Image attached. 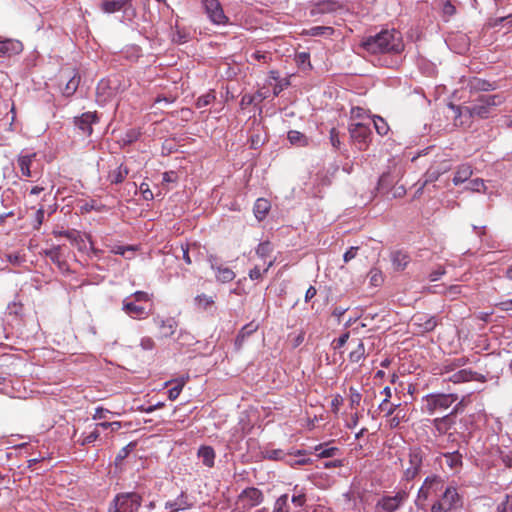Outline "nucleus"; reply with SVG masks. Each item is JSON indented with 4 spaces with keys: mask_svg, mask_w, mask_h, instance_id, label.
Here are the masks:
<instances>
[{
    "mask_svg": "<svg viewBox=\"0 0 512 512\" xmlns=\"http://www.w3.org/2000/svg\"><path fill=\"white\" fill-rule=\"evenodd\" d=\"M456 14V7L449 1H445L442 5V17L445 20L450 19Z\"/></svg>",
    "mask_w": 512,
    "mask_h": 512,
    "instance_id": "obj_50",
    "label": "nucleus"
},
{
    "mask_svg": "<svg viewBox=\"0 0 512 512\" xmlns=\"http://www.w3.org/2000/svg\"><path fill=\"white\" fill-rule=\"evenodd\" d=\"M308 452L306 450H296L293 452H288V456L286 459V464L291 467L296 466H304L310 464L312 461L309 457H307Z\"/></svg>",
    "mask_w": 512,
    "mask_h": 512,
    "instance_id": "obj_21",
    "label": "nucleus"
},
{
    "mask_svg": "<svg viewBox=\"0 0 512 512\" xmlns=\"http://www.w3.org/2000/svg\"><path fill=\"white\" fill-rule=\"evenodd\" d=\"M333 33L334 29L330 26H314L305 31V34L309 36L332 35Z\"/></svg>",
    "mask_w": 512,
    "mask_h": 512,
    "instance_id": "obj_43",
    "label": "nucleus"
},
{
    "mask_svg": "<svg viewBox=\"0 0 512 512\" xmlns=\"http://www.w3.org/2000/svg\"><path fill=\"white\" fill-rule=\"evenodd\" d=\"M139 135L140 133L138 131H136L135 129H130L126 132L122 141L124 144H131L138 139Z\"/></svg>",
    "mask_w": 512,
    "mask_h": 512,
    "instance_id": "obj_59",
    "label": "nucleus"
},
{
    "mask_svg": "<svg viewBox=\"0 0 512 512\" xmlns=\"http://www.w3.org/2000/svg\"><path fill=\"white\" fill-rule=\"evenodd\" d=\"M187 380H188V376L186 378L181 377V378L174 379V380H171V381H168V382L165 383L166 386L169 385V384H172V383L175 384L168 391V398L171 401H174V400H176L179 397V395H180L183 387L185 386Z\"/></svg>",
    "mask_w": 512,
    "mask_h": 512,
    "instance_id": "obj_31",
    "label": "nucleus"
},
{
    "mask_svg": "<svg viewBox=\"0 0 512 512\" xmlns=\"http://www.w3.org/2000/svg\"><path fill=\"white\" fill-rule=\"evenodd\" d=\"M348 131L351 139L358 145L359 150L365 149L371 141V129L363 123H353Z\"/></svg>",
    "mask_w": 512,
    "mask_h": 512,
    "instance_id": "obj_12",
    "label": "nucleus"
},
{
    "mask_svg": "<svg viewBox=\"0 0 512 512\" xmlns=\"http://www.w3.org/2000/svg\"><path fill=\"white\" fill-rule=\"evenodd\" d=\"M445 380L453 382L455 384L468 382V381H478V382H486V377L480 373L472 371L470 369H462L459 370L447 378Z\"/></svg>",
    "mask_w": 512,
    "mask_h": 512,
    "instance_id": "obj_16",
    "label": "nucleus"
},
{
    "mask_svg": "<svg viewBox=\"0 0 512 512\" xmlns=\"http://www.w3.org/2000/svg\"><path fill=\"white\" fill-rule=\"evenodd\" d=\"M158 324L161 329V334L163 337H170L172 336L177 328V322L174 318H167L165 320H159Z\"/></svg>",
    "mask_w": 512,
    "mask_h": 512,
    "instance_id": "obj_36",
    "label": "nucleus"
},
{
    "mask_svg": "<svg viewBox=\"0 0 512 512\" xmlns=\"http://www.w3.org/2000/svg\"><path fill=\"white\" fill-rule=\"evenodd\" d=\"M123 311L132 318H145L148 316V312L146 311V308L141 305L134 302L131 297H126L123 300Z\"/></svg>",
    "mask_w": 512,
    "mask_h": 512,
    "instance_id": "obj_19",
    "label": "nucleus"
},
{
    "mask_svg": "<svg viewBox=\"0 0 512 512\" xmlns=\"http://www.w3.org/2000/svg\"><path fill=\"white\" fill-rule=\"evenodd\" d=\"M143 498L137 492L118 493L110 502L107 512H138Z\"/></svg>",
    "mask_w": 512,
    "mask_h": 512,
    "instance_id": "obj_4",
    "label": "nucleus"
},
{
    "mask_svg": "<svg viewBox=\"0 0 512 512\" xmlns=\"http://www.w3.org/2000/svg\"><path fill=\"white\" fill-rule=\"evenodd\" d=\"M425 453L420 447L409 449L407 466L403 467V477L406 481H411L418 476L421 471Z\"/></svg>",
    "mask_w": 512,
    "mask_h": 512,
    "instance_id": "obj_7",
    "label": "nucleus"
},
{
    "mask_svg": "<svg viewBox=\"0 0 512 512\" xmlns=\"http://www.w3.org/2000/svg\"><path fill=\"white\" fill-rule=\"evenodd\" d=\"M211 268L216 271V279L221 283H229L234 280L235 273L228 267L219 265L217 258L214 256L209 257Z\"/></svg>",
    "mask_w": 512,
    "mask_h": 512,
    "instance_id": "obj_20",
    "label": "nucleus"
},
{
    "mask_svg": "<svg viewBox=\"0 0 512 512\" xmlns=\"http://www.w3.org/2000/svg\"><path fill=\"white\" fill-rule=\"evenodd\" d=\"M132 6V0H100L99 9L106 14H112L119 11H126Z\"/></svg>",
    "mask_w": 512,
    "mask_h": 512,
    "instance_id": "obj_18",
    "label": "nucleus"
},
{
    "mask_svg": "<svg viewBox=\"0 0 512 512\" xmlns=\"http://www.w3.org/2000/svg\"><path fill=\"white\" fill-rule=\"evenodd\" d=\"M195 498L189 495L186 491L181 493L174 499L165 503V509H169L170 512H179L184 510H190L195 506Z\"/></svg>",
    "mask_w": 512,
    "mask_h": 512,
    "instance_id": "obj_13",
    "label": "nucleus"
},
{
    "mask_svg": "<svg viewBox=\"0 0 512 512\" xmlns=\"http://www.w3.org/2000/svg\"><path fill=\"white\" fill-rule=\"evenodd\" d=\"M361 46L371 54L385 53L378 33L373 36L365 37L361 42Z\"/></svg>",
    "mask_w": 512,
    "mask_h": 512,
    "instance_id": "obj_22",
    "label": "nucleus"
},
{
    "mask_svg": "<svg viewBox=\"0 0 512 512\" xmlns=\"http://www.w3.org/2000/svg\"><path fill=\"white\" fill-rule=\"evenodd\" d=\"M456 394L432 393L423 397V410L432 415L437 410H445L449 408L456 400Z\"/></svg>",
    "mask_w": 512,
    "mask_h": 512,
    "instance_id": "obj_6",
    "label": "nucleus"
},
{
    "mask_svg": "<svg viewBox=\"0 0 512 512\" xmlns=\"http://www.w3.org/2000/svg\"><path fill=\"white\" fill-rule=\"evenodd\" d=\"M378 34L385 53L400 54L404 50V43L399 31L395 29L382 30Z\"/></svg>",
    "mask_w": 512,
    "mask_h": 512,
    "instance_id": "obj_8",
    "label": "nucleus"
},
{
    "mask_svg": "<svg viewBox=\"0 0 512 512\" xmlns=\"http://www.w3.org/2000/svg\"><path fill=\"white\" fill-rule=\"evenodd\" d=\"M468 189L474 192H485V184L483 179L475 178L469 182Z\"/></svg>",
    "mask_w": 512,
    "mask_h": 512,
    "instance_id": "obj_54",
    "label": "nucleus"
},
{
    "mask_svg": "<svg viewBox=\"0 0 512 512\" xmlns=\"http://www.w3.org/2000/svg\"><path fill=\"white\" fill-rule=\"evenodd\" d=\"M468 87L470 88L471 91L475 92L491 91L497 88V84L495 82L491 83L485 79L473 77L469 80Z\"/></svg>",
    "mask_w": 512,
    "mask_h": 512,
    "instance_id": "obj_25",
    "label": "nucleus"
},
{
    "mask_svg": "<svg viewBox=\"0 0 512 512\" xmlns=\"http://www.w3.org/2000/svg\"><path fill=\"white\" fill-rule=\"evenodd\" d=\"M60 246H55L49 250H45V256L48 257L54 264H56L59 268H63V266L66 264L65 261H62L60 259Z\"/></svg>",
    "mask_w": 512,
    "mask_h": 512,
    "instance_id": "obj_41",
    "label": "nucleus"
},
{
    "mask_svg": "<svg viewBox=\"0 0 512 512\" xmlns=\"http://www.w3.org/2000/svg\"><path fill=\"white\" fill-rule=\"evenodd\" d=\"M209 20L216 25H225L229 19L225 15L219 0H200Z\"/></svg>",
    "mask_w": 512,
    "mask_h": 512,
    "instance_id": "obj_11",
    "label": "nucleus"
},
{
    "mask_svg": "<svg viewBox=\"0 0 512 512\" xmlns=\"http://www.w3.org/2000/svg\"><path fill=\"white\" fill-rule=\"evenodd\" d=\"M452 164L450 160H443L429 167L424 175V184L436 181L442 174L451 170Z\"/></svg>",
    "mask_w": 512,
    "mask_h": 512,
    "instance_id": "obj_17",
    "label": "nucleus"
},
{
    "mask_svg": "<svg viewBox=\"0 0 512 512\" xmlns=\"http://www.w3.org/2000/svg\"><path fill=\"white\" fill-rule=\"evenodd\" d=\"M314 451L319 458H332L340 455V449L336 446H331L329 442L316 445Z\"/></svg>",
    "mask_w": 512,
    "mask_h": 512,
    "instance_id": "obj_29",
    "label": "nucleus"
},
{
    "mask_svg": "<svg viewBox=\"0 0 512 512\" xmlns=\"http://www.w3.org/2000/svg\"><path fill=\"white\" fill-rule=\"evenodd\" d=\"M274 261L273 260H270L268 263H267V266L265 267V269L263 270V272L260 270V268L258 266H255L253 269L250 270L249 272V277L251 280H259L262 278V274L263 273H266L269 268L273 265Z\"/></svg>",
    "mask_w": 512,
    "mask_h": 512,
    "instance_id": "obj_51",
    "label": "nucleus"
},
{
    "mask_svg": "<svg viewBox=\"0 0 512 512\" xmlns=\"http://www.w3.org/2000/svg\"><path fill=\"white\" fill-rule=\"evenodd\" d=\"M270 207H271L270 202L267 199H264V198L257 199L254 204V207H253L255 217L259 221L263 220L267 216V214L270 210Z\"/></svg>",
    "mask_w": 512,
    "mask_h": 512,
    "instance_id": "obj_32",
    "label": "nucleus"
},
{
    "mask_svg": "<svg viewBox=\"0 0 512 512\" xmlns=\"http://www.w3.org/2000/svg\"><path fill=\"white\" fill-rule=\"evenodd\" d=\"M500 459L506 467H512V451H501Z\"/></svg>",
    "mask_w": 512,
    "mask_h": 512,
    "instance_id": "obj_64",
    "label": "nucleus"
},
{
    "mask_svg": "<svg viewBox=\"0 0 512 512\" xmlns=\"http://www.w3.org/2000/svg\"><path fill=\"white\" fill-rule=\"evenodd\" d=\"M445 486V480L438 475H431L424 479L420 489L418 490L415 505L418 509L425 510V502L432 496L441 494Z\"/></svg>",
    "mask_w": 512,
    "mask_h": 512,
    "instance_id": "obj_2",
    "label": "nucleus"
},
{
    "mask_svg": "<svg viewBox=\"0 0 512 512\" xmlns=\"http://www.w3.org/2000/svg\"><path fill=\"white\" fill-rule=\"evenodd\" d=\"M273 251V247L269 241L261 242L257 249L256 254L262 258L266 259L267 257H270L271 253Z\"/></svg>",
    "mask_w": 512,
    "mask_h": 512,
    "instance_id": "obj_47",
    "label": "nucleus"
},
{
    "mask_svg": "<svg viewBox=\"0 0 512 512\" xmlns=\"http://www.w3.org/2000/svg\"><path fill=\"white\" fill-rule=\"evenodd\" d=\"M21 51V43L11 39L0 40V56Z\"/></svg>",
    "mask_w": 512,
    "mask_h": 512,
    "instance_id": "obj_35",
    "label": "nucleus"
},
{
    "mask_svg": "<svg viewBox=\"0 0 512 512\" xmlns=\"http://www.w3.org/2000/svg\"><path fill=\"white\" fill-rule=\"evenodd\" d=\"M408 499V493L405 490H399L393 496H383L375 504L374 512H395Z\"/></svg>",
    "mask_w": 512,
    "mask_h": 512,
    "instance_id": "obj_10",
    "label": "nucleus"
},
{
    "mask_svg": "<svg viewBox=\"0 0 512 512\" xmlns=\"http://www.w3.org/2000/svg\"><path fill=\"white\" fill-rule=\"evenodd\" d=\"M462 504L463 500L456 486L448 485L439 498L434 501L430 512H452L461 507Z\"/></svg>",
    "mask_w": 512,
    "mask_h": 512,
    "instance_id": "obj_3",
    "label": "nucleus"
},
{
    "mask_svg": "<svg viewBox=\"0 0 512 512\" xmlns=\"http://www.w3.org/2000/svg\"><path fill=\"white\" fill-rule=\"evenodd\" d=\"M359 247H350L343 255V260L345 263H348L352 259H354L357 255Z\"/></svg>",
    "mask_w": 512,
    "mask_h": 512,
    "instance_id": "obj_63",
    "label": "nucleus"
},
{
    "mask_svg": "<svg viewBox=\"0 0 512 512\" xmlns=\"http://www.w3.org/2000/svg\"><path fill=\"white\" fill-rule=\"evenodd\" d=\"M198 457L202 460V463L211 468L214 466L215 452L210 446H201L198 450Z\"/></svg>",
    "mask_w": 512,
    "mask_h": 512,
    "instance_id": "obj_33",
    "label": "nucleus"
},
{
    "mask_svg": "<svg viewBox=\"0 0 512 512\" xmlns=\"http://www.w3.org/2000/svg\"><path fill=\"white\" fill-rule=\"evenodd\" d=\"M129 297L136 303L148 302L150 300L149 294L144 291H136Z\"/></svg>",
    "mask_w": 512,
    "mask_h": 512,
    "instance_id": "obj_60",
    "label": "nucleus"
},
{
    "mask_svg": "<svg viewBox=\"0 0 512 512\" xmlns=\"http://www.w3.org/2000/svg\"><path fill=\"white\" fill-rule=\"evenodd\" d=\"M307 503V494L303 488L295 486L290 492L277 497L272 507H263L257 512H298L291 509V504L295 509L302 508Z\"/></svg>",
    "mask_w": 512,
    "mask_h": 512,
    "instance_id": "obj_1",
    "label": "nucleus"
},
{
    "mask_svg": "<svg viewBox=\"0 0 512 512\" xmlns=\"http://www.w3.org/2000/svg\"><path fill=\"white\" fill-rule=\"evenodd\" d=\"M216 99V96L213 91L208 92L207 94H204L200 96L196 101L197 108H203L208 105H210L212 102H214Z\"/></svg>",
    "mask_w": 512,
    "mask_h": 512,
    "instance_id": "obj_49",
    "label": "nucleus"
},
{
    "mask_svg": "<svg viewBox=\"0 0 512 512\" xmlns=\"http://www.w3.org/2000/svg\"><path fill=\"white\" fill-rule=\"evenodd\" d=\"M263 456H264V458L269 459V460H276V461L282 460L286 463L288 452H285L282 449H270V450H265L263 452Z\"/></svg>",
    "mask_w": 512,
    "mask_h": 512,
    "instance_id": "obj_42",
    "label": "nucleus"
},
{
    "mask_svg": "<svg viewBox=\"0 0 512 512\" xmlns=\"http://www.w3.org/2000/svg\"><path fill=\"white\" fill-rule=\"evenodd\" d=\"M365 358V346L363 342H359L356 349L349 354L351 362L358 363L360 360Z\"/></svg>",
    "mask_w": 512,
    "mask_h": 512,
    "instance_id": "obj_46",
    "label": "nucleus"
},
{
    "mask_svg": "<svg viewBox=\"0 0 512 512\" xmlns=\"http://www.w3.org/2000/svg\"><path fill=\"white\" fill-rule=\"evenodd\" d=\"M446 459L447 466L453 471H459L463 466V455L458 451L441 454Z\"/></svg>",
    "mask_w": 512,
    "mask_h": 512,
    "instance_id": "obj_26",
    "label": "nucleus"
},
{
    "mask_svg": "<svg viewBox=\"0 0 512 512\" xmlns=\"http://www.w3.org/2000/svg\"><path fill=\"white\" fill-rule=\"evenodd\" d=\"M405 416V413L402 414L401 410L396 412V414L389 420L390 428H398L403 421H406Z\"/></svg>",
    "mask_w": 512,
    "mask_h": 512,
    "instance_id": "obj_56",
    "label": "nucleus"
},
{
    "mask_svg": "<svg viewBox=\"0 0 512 512\" xmlns=\"http://www.w3.org/2000/svg\"><path fill=\"white\" fill-rule=\"evenodd\" d=\"M391 259H392V262H393V265L398 269V270H403L408 262H409V257L406 253L402 252V251H395L392 253V256H391Z\"/></svg>",
    "mask_w": 512,
    "mask_h": 512,
    "instance_id": "obj_38",
    "label": "nucleus"
},
{
    "mask_svg": "<svg viewBox=\"0 0 512 512\" xmlns=\"http://www.w3.org/2000/svg\"><path fill=\"white\" fill-rule=\"evenodd\" d=\"M369 278L371 284L374 286H379L383 281L382 273L377 269H372L369 272Z\"/></svg>",
    "mask_w": 512,
    "mask_h": 512,
    "instance_id": "obj_58",
    "label": "nucleus"
},
{
    "mask_svg": "<svg viewBox=\"0 0 512 512\" xmlns=\"http://www.w3.org/2000/svg\"><path fill=\"white\" fill-rule=\"evenodd\" d=\"M264 500L263 492L256 487L245 488L237 497V509L245 511L260 505Z\"/></svg>",
    "mask_w": 512,
    "mask_h": 512,
    "instance_id": "obj_9",
    "label": "nucleus"
},
{
    "mask_svg": "<svg viewBox=\"0 0 512 512\" xmlns=\"http://www.w3.org/2000/svg\"><path fill=\"white\" fill-rule=\"evenodd\" d=\"M67 83L62 91L66 97L72 96L78 89L80 84V75L77 71L73 70L67 75Z\"/></svg>",
    "mask_w": 512,
    "mask_h": 512,
    "instance_id": "obj_27",
    "label": "nucleus"
},
{
    "mask_svg": "<svg viewBox=\"0 0 512 512\" xmlns=\"http://www.w3.org/2000/svg\"><path fill=\"white\" fill-rule=\"evenodd\" d=\"M128 174H129V169L126 166L121 164L115 170L109 172L108 180L112 184H120L126 179Z\"/></svg>",
    "mask_w": 512,
    "mask_h": 512,
    "instance_id": "obj_34",
    "label": "nucleus"
},
{
    "mask_svg": "<svg viewBox=\"0 0 512 512\" xmlns=\"http://www.w3.org/2000/svg\"><path fill=\"white\" fill-rule=\"evenodd\" d=\"M505 97L502 94L481 95L477 101L468 109L472 117L487 118L492 107L502 104Z\"/></svg>",
    "mask_w": 512,
    "mask_h": 512,
    "instance_id": "obj_5",
    "label": "nucleus"
},
{
    "mask_svg": "<svg viewBox=\"0 0 512 512\" xmlns=\"http://www.w3.org/2000/svg\"><path fill=\"white\" fill-rule=\"evenodd\" d=\"M54 235L65 237L68 240H70L72 243H74L78 246L80 245V243L84 242L80 235V232L77 230H66V231H59V232L54 231Z\"/></svg>",
    "mask_w": 512,
    "mask_h": 512,
    "instance_id": "obj_39",
    "label": "nucleus"
},
{
    "mask_svg": "<svg viewBox=\"0 0 512 512\" xmlns=\"http://www.w3.org/2000/svg\"><path fill=\"white\" fill-rule=\"evenodd\" d=\"M36 157V153L19 155L17 158V163L21 172V175L24 177H33V172L31 170V166Z\"/></svg>",
    "mask_w": 512,
    "mask_h": 512,
    "instance_id": "obj_24",
    "label": "nucleus"
},
{
    "mask_svg": "<svg viewBox=\"0 0 512 512\" xmlns=\"http://www.w3.org/2000/svg\"><path fill=\"white\" fill-rule=\"evenodd\" d=\"M257 329H258V325L254 324L253 322L243 326L241 328V330L239 331V333L235 339V342H234L236 350H240L244 344L245 339L247 337H249L250 335H252L254 332H256Z\"/></svg>",
    "mask_w": 512,
    "mask_h": 512,
    "instance_id": "obj_28",
    "label": "nucleus"
},
{
    "mask_svg": "<svg viewBox=\"0 0 512 512\" xmlns=\"http://www.w3.org/2000/svg\"><path fill=\"white\" fill-rule=\"evenodd\" d=\"M287 138L291 144L297 145L299 147L306 146L308 143L307 137L303 133L296 130L289 131Z\"/></svg>",
    "mask_w": 512,
    "mask_h": 512,
    "instance_id": "obj_40",
    "label": "nucleus"
},
{
    "mask_svg": "<svg viewBox=\"0 0 512 512\" xmlns=\"http://www.w3.org/2000/svg\"><path fill=\"white\" fill-rule=\"evenodd\" d=\"M473 174L472 167L469 164H462L458 166L455 175L452 179L454 185H460L467 181Z\"/></svg>",
    "mask_w": 512,
    "mask_h": 512,
    "instance_id": "obj_30",
    "label": "nucleus"
},
{
    "mask_svg": "<svg viewBox=\"0 0 512 512\" xmlns=\"http://www.w3.org/2000/svg\"><path fill=\"white\" fill-rule=\"evenodd\" d=\"M400 406V404H393V403H390V401L385 398L382 403L379 405V409L381 411H385L386 412V416H390L392 415L396 409Z\"/></svg>",
    "mask_w": 512,
    "mask_h": 512,
    "instance_id": "obj_52",
    "label": "nucleus"
},
{
    "mask_svg": "<svg viewBox=\"0 0 512 512\" xmlns=\"http://www.w3.org/2000/svg\"><path fill=\"white\" fill-rule=\"evenodd\" d=\"M99 436H100V433L98 432V430H94V431L90 432L88 435L78 439L77 442L81 446H85L87 444H90V443H93L94 441H96Z\"/></svg>",
    "mask_w": 512,
    "mask_h": 512,
    "instance_id": "obj_55",
    "label": "nucleus"
},
{
    "mask_svg": "<svg viewBox=\"0 0 512 512\" xmlns=\"http://www.w3.org/2000/svg\"><path fill=\"white\" fill-rule=\"evenodd\" d=\"M194 302L197 309L208 310L214 306L215 300L213 296L200 294L194 298Z\"/></svg>",
    "mask_w": 512,
    "mask_h": 512,
    "instance_id": "obj_37",
    "label": "nucleus"
},
{
    "mask_svg": "<svg viewBox=\"0 0 512 512\" xmlns=\"http://www.w3.org/2000/svg\"><path fill=\"white\" fill-rule=\"evenodd\" d=\"M373 123H374V127L379 135L384 136L388 133L389 126L382 117L375 116L373 119Z\"/></svg>",
    "mask_w": 512,
    "mask_h": 512,
    "instance_id": "obj_48",
    "label": "nucleus"
},
{
    "mask_svg": "<svg viewBox=\"0 0 512 512\" xmlns=\"http://www.w3.org/2000/svg\"><path fill=\"white\" fill-rule=\"evenodd\" d=\"M135 447V442H130L128 445L123 447L116 456V463L123 461L129 455V453L134 450Z\"/></svg>",
    "mask_w": 512,
    "mask_h": 512,
    "instance_id": "obj_53",
    "label": "nucleus"
},
{
    "mask_svg": "<svg viewBox=\"0 0 512 512\" xmlns=\"http://www.w3.org/2000/svg\"><path fill=\"white\" fill-rule=\"evenodd\" d=\"M361 394L356 390L354 389L353 387L350 388V402H351V406H358L360 404V401H361Z\"/></svg>",
    "mask_w": 512,
    "mask_h": 512,
    "instance_id": "obj_61",
    "label": "nucleus"
},
{
    "mask_svg": "<svg viewBox=\"0 0 512 512\" xmlns=\"http://www.w3.org/2000/svg\"><path fill=\"white\" fill-rule=\"evenodd\" d=\"M315 7L319 13H329L335 11L338 8V4L332 0H322Z\"/></svg>",
    "mask_w": 512,
    "mask_h": 512,
    "instance_id": "obj_44",
    "label": "nucleus"
},
{
    "mask_svg": "<svg viewBox=\"0 0 512 512\" xmlns=\"http://www.w3.org/2000/svg\"><path fill=\"white\" fill-rule=\"evenodd\" d=\"M99 121L97 112H85L81 116L74 117V125L82 135L90 136L93 132L92 125Z\"/></svg>",
    "mask_w": 512,
    "mask_h": 512,
    "instance_id": "obj_14",
    "label": "nucleus"
},
{
    "mask_svg": "<svg viewBox=\"0 0 512 512\" xmlns=\"http://www.w3.org/2000/svg\"><path fill=\"white\" fill-rule=\"evenodd\" d=\"M393 179L390 173H383L378 181V190L382 193H386L390 186L393 184Z\"/></svg>",
    "mask_w": 512,
    "mask_h": 512,
    "instance_id": "obj_45",
    "label": "nucleus"
},
{
    "mask_svg": "<svg viewBox=\"0 0 512 512\" xmlns=\"http://www.w3.org/2000/svg\"><path fill=\"white\" fill-rule=\"evenodd\" d=\"M498 512H512V500H510L509 496H506V500L498 505Z\"/></svg>",
    "mask_w": 512,
    "mask_h": 512,
    "instance_id": "obj_62",
    "label": "nucleus"
},
{
    "mask_svg": "<svg viewBox=\"0 0 512 512\" xmlns=\"http://www.w3.org/2000/svg\"><path fill=\"white\" fill-rule=\"evenodd\" d=\"M412 325L418 328L419 333H426L433 331L438 325L435 316L425 313H416L412 319Z\"/></svg>",
    "mask_w": 512,
    "mask_h": 512,
    "instance_id": "obj_15",
    "label": "nucleus"
},
{
    "mask_svg": "<svg viewBox=\"0 0 512 512\" xmlns=\"http://www.w3.org/2000/svg\"><path fill=\"white\" fill-rule=\"evenodd\" d=\"M432 423L439 435H445L455 424V418L452 414H447L443 417L435 418Z\"/></svg>",
    "mask_w": 512,
    "mask_h": 512,
    "instance_id": "obj_23",
    "label": "nucleus"
},
{
    "mask_svg": "<svg viewBox=\"0 0 512 512\" xmlns=\"http://www.w3.org/2000/svg\"><path fill=\"white\" fill-rule=\"evenodd\" d=\"M329 138H330L331 145L335 149H339L340 145H341V141H340V138H339V131L335 127L330 129V131H329Z\"/></svg>",
    "mask_w": 512,
    "mask_h": 512,
    "instance_id": "obj_57",
    "label": "nucleus"
}]
</instances>
